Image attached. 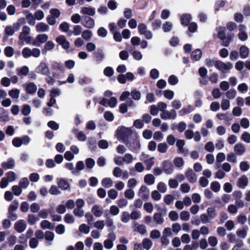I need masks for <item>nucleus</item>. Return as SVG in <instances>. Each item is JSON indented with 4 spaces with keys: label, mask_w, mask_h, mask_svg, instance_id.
Here are the masks:
<instances>
[{
    "label": "nucleus",
    "mask_w": 250,
    "mask_h": 250,
    "mask_svg": "<svg viewBox=\"0 0 250 250\" xmlns=\"http://www.w3.org/2000/svg\"><path fill=\"white\" fill-rule=\"evenodd\" d=\"M220 29L222 30L218 31L217 37L220 40L222 41V42L221 43L222 46L228 47L230 43L233 40L234 34L232 32H229L227 34L226 36L225 28L220 27Z\"/></svg>",
    "instance_id": "1"
},
{
    "label": "nucleus",
    "mask_w": 250,
    "mask_h": 250,
    "mask_svg": "<svg viewBox=\"0 0 250 250\" xmlns=\"http://www.w3.org/2000/svg\"><path fill=\"white\" fill-rule=\"evenodd\" d=\"M118 140L125 141L127 140L129 135L132 134V130L124 126H119L116 131Z\"/></svg>",
    "instance_id": "2"
},
{
    "label": "nucleus",
    "mask_w": 250,
    "mask_h": 250,
    "mask_svg": "<svg viewBox=\"0 0 250 250\" xmlns=\"http://www.w3.org/2000/svg\"><path fill=\"white\" fill-rule=\"evenodd\" d=\"M214 65L219 70L222 72H225L231 69L233 67L232 63L230 62H227L224 63L220 60H217L214 62Z\"/></svg>",
    "instance_id": "3"
},
{
    "label": "nucleus",
    "mask_w": 250,
    "mask_h": 250,
    "mask_svg": "<svg viewBox=\"0 0 250 250\" xmlns=\"http://www.w3.org/2000/svg\"><path fill=\"white\" fill-rule=\"evenodd\" d=\"M48 39V37L46 34H42L38 35L35 40L32 42V44L38 47L40 46L41 44L45 43Z\"/></svg>",
    "instance_id": "4"
},
{
    "label": "nucleus",
    "mask_w": 250,
    "mask_h": 250,
    "mask_svg": "<svg viewBox=\"0 0 250 250\" xmlns=\"http://www.w3.org/2000/svg\"><path fill=\"white\" fill-rule=\"evenodd\" d=\"M81 23L87 28H92L95 25L94 19L89 16H82Z\"/></svg>",
    "instance_id": "5"
},
{
    "label": "nucleus",
    "mask_w": 250,
    "mask_h": 250,
    "mask_svg": "<svg viewBox=\"0 0 250 250\" xmlns=\"http://www.w3.org/2000/svg\"><path fill=\"white\" fill-rule=\"evenodd\" d=\"M36 71L38 73L42 75L48 76L50 74L49 68L45 62H41L36 69Z\"/></svg>",
    "instance_id": "6"
},
{
    "label": "nucleus",
    "mask_w": 250,
    "mask_h": 250,
    "mask_svg": "<svg viewBox=\"0 0 250 250\" xmlns=\"http://www.w3.org/2000/svg\"><path fill=\"white\" fill-rule=\"evenodd\" d=\"M126 146L132 151L137 152L140 148L139 140L137 138L133 139L130 143H127Z\"/></svg>",
    "instance_id": "7"
},
{
    "label": "nucleus",
    "mask_w": 250,
    "mask_h": 250,
    "mask_svg": "<svg viewBox=\"0 0 250 250\" xmlns=\"http://www.w3.org/2000/svg\"><path fill=\"white\" fill-rule=\"evenodd\" d=\"M162 168L165 173L170 174L173 172V166L169 161L165 160L162 163Z\"/></svg>",
    "instance_id": "8"
},
{
    "label": "nucleus",
    "mask_w": 250,
    "mask_h": 250,
    "mask_svg": "<svg viewBox=\"0 0 250 250\" xmlns=\"http://www.w3.org/2000/svg\"><path fill=\"white\" fill-rule=\"evenodd\" d=\"M191 19L192 17L190 14H183L180 18L181 24L184 26H187L190 23Z\"/></svg>",
    "instance_id": "9"
},
{
    "label": "nucleus",
    "mask_w": 250,
    "mask_h": 250,
    "mask_svg": "<svg viewBox=\"0 0 250 250\" xmlns=\"http://www.w3.org/2000/svg\"><path fill=\"white\" fill-rule=\"evenodd\" d=\"M26 225L22 220H19L14 225L15 229L19 233L22 232L26 229Z\"/></svg>",
    "instance_id": "10"
},
{
    "label": "nucleus",
    "mask_w": 250,
    "mask_h": 250,
    "mask_svg": "<svg viewBox=\"0 0 250 250\" xmlns=\"http://www.w3.org/2000/svg\"><path fill=\"white\" fill-rule=\"evenodd\" d=\"M187 178L189 182L191 183H194L197 181V175L193 171L192 169H189L185 173Z\"/></svg>",
    "instance_id": "11"
},
{
    "label": "nucleus",
    "mask_w": 250,
    "mask_h": 250,
    "mask_svg": "<svg viewBox=\"0 0 250 250\" xmlns=\"http://www.w3.org/2000/svg\"><path fill=\"white\" fill-rule=\"evenodd\" d=\"M139 193L144 200H147L149 198V190L146 186L143 185L141 187L139 190Z\"/></svg>",
    "instance_id": "12"
},
{
    "label": "nucleus",
    "mask_w": 250,
    "mask_h": 250,
    "mask_svg": "<svg viewBox=\"0 0 250 250\" xmlns=\"http://www.w3.org/2000/svg\"><path fill=\"white\" fill-rule=\"evenodd\" d=\"M161 212L159 213H155L154 214L153 218L154 220L156 222V223L158 224H162L164 222V219L162 217V214L163 212H164V213L166 212V209L163 208L161 209Z\"/></svg>",
    "instance_id": "13"
},
{
    "label": "nucleus",
    "mask_w": 250,
    "mask_h": 250,
    "mask_svg": "<svg viewBox=\"0 0 250 250\" xmlns=\"http://www.w3.org/2000/svg\"><path fill=\"white\" fill-rule=\"evenodd\" d=\"M15 166V161L12 158H9L7 162H2L1 167L4 169H12Z\"/></svg>",
    "instance_id": "14"
},
{
    "label": "nucleus",
    "mask_w": 250,
    "mask_h": 250,
    "mask_svg": "<svg viewBox=\"0 0 250 250\" xmlns=\"http://www.w3.org/2000/svg\"><path fill=\"white\" fill-rule=\"evenodd\" d=\"M81 13L83 15L93 16L95 14V10L93 7H83L81 9Z\"/></svg>",
    "instance_id": "15"
},
{
    "label": "nucleus",
    "mask_w": 250,
    "mask_h": 250,
    "mask_svg": "<svg viewBox=\"0 0 250 250\" xmlns=\"http://www.w3.org/2000/svg\"><path fill=\"white\" fill-rule=\"evenodd\" d=\"M248 179L245 175H242L238 179L237 186L242 188H244L248 184Z\"/></svg>",
    "instance_id": "16"
},
{
    "label": "nucleus",
    "mask_w": 250,
    "mask_h": 250,
    "mask_svg": "<svg viewBox=\"0 0 250 250\" xmlns=\"http://www.w3.org/2000/svg\"><path fill=\"white\" fill-rule=\"evenodd\" d=\"M240 57L242 59L247 58L249 56V49L245 45H242L239 49Z\"/></svg>",
    "instance_id": "17"
},
{
    "label": "nucleus",
    "mask_w": 250,
    "mask_h": 250,
    "mask_svg": "<svg viewBox=\"0 0 250 250\" xmlns=\"http://www.w3.org/2000/svg\"><path fill=\"white\" fill-rule=\"evenodd\" d=\"M55 44L52 41H47L45 42L44 47L42 49V54H45L48 50H51L54 48Z\"/></svg>",
    "instance_id": "18"
},
{
    "label": "nucleus",
    "mask_w": 250,
    "mask_h": 250,
    "mask_svg": "<svg viewBox=\"0 0 250 250\" xmlns=\"http://www.w3.org/2000/svg\"><path fill=\"white\" fill-rule=\"evenodd\" d=\"M202 56V52L200 49H197L191 53L190 58L193 61H197Z\"/></svg>",
    "instance_id": "19"
},
{
    "label": "nucleus",
    "mask_w": 250,
    "mask_h": 250,
    "mask_svg": "<svg viewBox=\"0 0 250 250\" xmlns=\"http://www.w3.org/2000/svg\"><path fill=\"white\" fill-rule=\"evenodd\" d=\"M234 150L237 155H242L245 151L244 145L241 143L236 144L234 147Z\"/></svg>",
    "instance_id": "20"
},
{
    "label": "nucleus",
    "mask_w": 250,
    "mask_h": 250,
    "mask_svg": "<svg viewBox=\"0 0 250 250\" xmlns=\"http://www.w3.org/2000/svg\"><path fill=\"white\" fill-rule=\"evenodd\" d=\"M9 120L8 112L3 108H0V121L5 122Z\"/></svg>",
    "instance_id": "21"
},
{
    "label": "nucleus",
    "mask_w": 250,
    "mask_h": 250,
    "mask_svg": "<svg viewBox=\"0 0 250 250\" xmlns=\"http://www.w3.org/2000/svg\"><path fill=\"white\" fill-rule=\"evenodd\" d=\"M36 30L37 32H44L47 31L49 29V26L44 22H40L36 26Z\"/></svg>",
    "instance_id": "22"
},
{
    "label": "nucleus",
    "mask_w": 250,
    "mask_h": 250,
    "mask_svg": "<svg viewBox=\"0 0 250 250\" xmlns=\"http://www.w3.org/2000/svg\"><path fill=\"white\" fill-rule=\"evenodd\" d=\"M37 86L33 83H28L26 87V91L27 93L32 94L36 92Z\"/></svg>",
    "instance_id": "23"
},
{
    "label": "nucleus",
    "mask_w": 250,
    "mask_h": 250,
    "mask_svg": "<svg viewBox=\"0 0 250 250\" xmlns=\"http://www.w3.org/2000/svg\"><path fill=\"white\" fill-rule=\"evenodd\" d=\"M41 227L43 229H53L54 228V224H52L48 220H44L41 223Z\"/></svg>",
    "instance_id": "24"
},
{
    "label": "nucleus",
    "mask_w": 250,
    "mask_h": 250,
    "mask_svg": "<svg viewBox=\"0 0 250 250\" xmlns=\"http://www.w3.org/2000/svg\"><path fill=\"white\" fill-rule=\"evenodd\" d=\"M51 67L53 70H59L62 72L64 71V67L61 62H53L51 63Z\"/></svg>",
    "instance_id": "25"
},
{
    "label": "nucleus",
    "mask_w": 250,
    "mask_h": 250,
    "mask_svg": "<svg viewBox=\"0 0 250 250\" xmlns=\"http://www.w3.org/2000/svg\"><path fill=\"white\" fill-rule=\"evenodd\" d=\"M91 211L94 214V215L97 217L102 216L103 213V210L100 209L99 206L97 205H94L92 208Z\"/></svg>",
    "instance_id": "26"
},
{
    "label": "nucleus",
    "mask_w": 250,
    "mask_h": 250,
    "mask_svg": "<svg viewBox=\"0 0 250 250\" xmlns=\"http://www.w3.org/2000/svg\"><path fill=\"white\" fill-rule=\"evenodd\" d=\"M144 181L147 185H152L154 183L155 177L151 174H147L144 177Z\"/></svg>",
    "instance_id": "27"
},
{
    "label": "nucleus",
    "mask_w": 250,
    "mask_h": 250,
    "mask_svg": "<svg viewBox=\"0 0 250 250\" xmlns=\"http://www.w3.org/2000/svg\"><path fill=\"white\" fill-rule=\"evenodd\" d=\"M192 110V106L190 105H188L187 107H184L179 111L178 113L179 116H183L190 113Z\"/></svg>",
    "instance_id": "28"
},
{
    "label": "nucleus",
    "mask_w": 250,
    "mask_h": 250,
    "mask_svg": "<svg viewBox=\"0 0 250 250\" xmlns=\"http://www.w3.org/2000/svg\"><path fill=\"white\" fill-rule=\"evenodd\" d=\"M88 146L91 151H95L97 148L96 142L95 138L91 137L88 140Z\"/></svg>",
    "instance_id": "29"
},
{
    "label": "nucleus",
    "mask_w": 250,
    "mask_h": 250,
    "mask_svg": "<svg viewBox=\"0 0 250 250\" xmlns=\"http://www.w3.org/2000/svg\"><path fill=\"white\" fill-rule=\"evenodd\" d=\"M30 28L25 25L22 27V32L20 33L19 35V39L20 40H23L25 38V36L28 35L30 33Z\"/></svg>",
    "instance_id": "30"
},
{
    "label": "nucleus",
    "mask_w": 250,
    "mask_h": 250,
    "mask_svg": "<svg viewBox=\"0 0 250 250\" xmlns=\"http://www.w3.org/2000/svg\"><path fill=\"white\" fill-rule=\"evenodd\" d=\"M58 186L62 189L66 190L69 187V184L66 180L61 179L58 182Z\"/></svg>",
    "instance_id": "31"
},
{
    "label": "nucleus",
    "mask_w": 250,
    "mask_h": 250,
    "mask_svg": "<svg viewBox=\"0 0 250 250\" xmlns=\"http://www.w3.org/2000/svg\"><path fill=\"white\" fill-rule=\"evenodd\" d=\"M94 57L97 61H101L104 58V54L103 52V50L101 49H98L97 51L94 53Z\"/></svg>",
    "instance_id": "32"
},
{
    "label": "nucleus",
    "mask_w": 250,
    "mask_h": 250,
    "mask_svg": "<svg viewBox=\"0 0 250 250\" xmlns=\"http://www.w3.org/2000/svg\"><path fill=\"white\" fill-rule=\"evenodd\" d=\"M29 72V68L27 66H23L21 69H17V74L19 76H26Z\"/></svg>",
    "instance_id": "33"
},
{
    "label": "nucleus",
    "mask_w": 250,
    "mask_h": 250,
    "mask_svg": "<svg viewBox=\"0 0 250 250\" xmlns=\"http://www.w3.org/2000/svg\"><path fill=\"white\" fill-rule=\"evenodd\" d=\"M82 31V28L80 25H77L74 26L73 31H70L69 32V35L70 36L72 34H74L75 36L79 35Z\"/></svg>",
    "instance_id": "34"
},
{
    "label": "nucleus",
    "mask_w": 250,
    "mask_h": 250,
    "mask_svg": "<svg viewBox=\"0 0 250 250\" xmlns=\"http://www.w3.org/2000/svg\"><path fill=\"white\" fill-rule=\"evenodd\" d=\"M208 215L209 219L214 218L217 216L216 210L213 207H210L207 209Z\"/></svg>",
    "instance_id": "35"
},
{
    "label": "nucleus",
    "mask_w": 250,
    "mask_h": 250,
    "mask_svg": "<svg viewBox=\"0 0 250 250\" xmlns=\"http://www.w3.org/2000/svg\"><path fill=\"white\" fill-rule=\"evenodd\" d=\"M19 206V202L18 200H14L11 204L9 206L8 212H14L17 210Z\"/></svg>",
    "instance_id": "36"
},
{
    "label": "nucleus",
    "mask_w": 250,
    "mask_h": 250,
    "mask_svg": "<svg viewBox=\"0 0 250 250\" xmlns=\"http://www.w3.org/2000/svg\"><path fill=\"white\" fill-rule=\"evenodd\" d=\"M210 188L214 192H217L220 190V185L218 182H212L210 184Z\"/></svg>",
    "instance_id": "37"
},
{
    "label": "nucleus",
    "mask_w": 250,
    "mask_h": 250,
    "mask_svg": "<svg viewBox=\"0 0 250 250\" xmlns=\"http://www.w3.org/2000/svg\"><path fill=\"white\" fill-rule=\"evenodd\" d=\"M20 90L18 89H13L9 91V95L13 99H18L20 95Z\"/></svg>",
    "instance_id": "38"
},
{
    "label": "nucleus",
    "mask_w": 250,
    "mask_h": 250,
    "mask_svg": "<svg viewBox=\"0 0 250 250\" xmlns=\"http://www.w3.org/2000/svg\"><path fill=\"white\" fill-rule=\"evenodd\" d=\"M152 245L151 241L148 238H145L143 241V246L144 249L148 250L150 249Z\"/></svg>",
    "instance_id": "39"
},
{
    "label": "nucleus",
    "mask_w": 250,
    "mask_h": 250,
    "mask_svg": "<svg viewBox=\"0 0 250 250\" xmlns=\"http://www.w3.org/2000/svg\"><path fill=\"white\" fill-rule=\"evenodd\" d=\"M172 28V24L169 21H166L162 26V28L165 32H169Z\"/></svg>",
    "instance_id": "40"
},
{
    "label": "nucleus",
    "mask_w": 250,
    "mask_h": 250,
    "mask_svg": "<svg viewBox=\"0 0 250 250\" xmlns=\"http://www.w3.org/2000/svg\"><path fill=\"white\" fill-rule=\"evenodd\" d=\"M102 184L104 188H109L112 185V181L110 178H104L102 181Z\"/></svg>",
    "instance_id": "41"
},
{
    "label": "nucleus",
    "mask_w": 250,
    "mask_h": 250,
    "mask_svg": "<svg viewBox=\"0 0 250 250\" xmlns=\"http://www.w3.org/2000/svg\"><path fill=\"white\" fill-rule=\"evenodd\" d=\"M130 94L132 99L134 100L138 101L141 98V95L140 92L136 89L132 90Z\"/></svg>",
    "instance_id": "42"
},
{
    "label": "nucleus",
    "mask_w": 250,
    "mask_h": 250,
    "mask_svg": "<svg viewBox=\"0 0 250 250\" xmlns=\"http://www.w3.org/2000/svg\"><path fill=\"white\" fill-rule=\"evenodd\" d=\"M5 55L7 57H11L14 54V49L11 46H7L4 50Z\"/></svg>",
    "instance_id": "43"
},
{
    "label": "nucleus",
    "mask_w": 250,
    "mask_h": 250,
    "mask_svg": "<svg viewBox=\"0 0 250 250\" xmlns=\"http://www.w3.org/2000/svg\"><path fill=\"white\" fill-rule=\"evenodd\" d=\"M188 26V30L189 32L194 33L197 31L198 26L196 22H190Z\"/></svg>",
    "instance_id": "44"
},
{
    "label": "nucleus",
    "mask_w": 250,
    "mask_h": 250,
    "mask_svg": "<svg viewBox=\"0 0 250 250\" xmlns=\"http://www.w3.org/2000/svg\"><path fill=\"white\" fill-rule=\"evenodd\" d=\"M82 37L86 41H89L92 36V32L89 30H85L82 34Z\"/></svg>",
    "instance_id": "45"
},
{
    "label": "nucleus",
    "mask_w": 250,
    "mask_h": 250,
    "mask_svg": "<svg viewBox=\"0 0 250 250\" xmlns=\"http://www.w3.org/2000/svg\"><path fill=\"white\" fill-rule=\"evenodd\" d=\"M167 146L166 143H161L158 146V151L160 153H165L167 149Z\"/></svg>",
    "instance_id": "46"
},
{
    "label": "nucleus",
    "mask_w": 250,
    "mask_h": 250,
    "mask_svg": "<svg viewBox=\"0 0 250 250\" xmlns=\"http://www.w3.org/2000/svg\"><path fill=\"white\" fill-rule=\"evenodd\" d=\"M168 82L170 85H175L178 83V79L176 76L171 75L168 77Z\"/></svg>",
    "instance_id": "47"
},
{
    "label": "nucleus",
    "mask_w": 250,
    "mask_h": 250,
    "mask_svg": "<svg viewBox=\"0 0 250 250\" xmlns=\"http://www.w3.org/2000/svg\"><path fill=\"white\" fill-rule=\"evenodd\" d=\"M161 21L159 19L155 20L151 24L152 28L153 31L158 29L161 25Z\"/></svg>",
    "instance_id": "48"
},
{
    "label": "nucleus",
    "mask_w": 250,
    "mask_h": 250,
    "mask_svg": "<svg viewBox=\"0 0 250 250\" xmlns=\"http://www.w3.org/2000/svg\"><path fill=\"white\" fill-rule=\"evenodd\" d=\"M6 179L10 182H13L16 179V174L14 172L10 171L6 173Z\"/></svg>",
    "instance_id": "49"
},
{
    "label": "nucleus",
    "mask_w": 250,
    "mask_h": 250,
    "mask_svg": "<svg viewBox=\"0 0 250 250\" xmlns=\"http://www.w3.org/2000/svg\"><path fill=\"white\" fill-rule=\"evenodd\" d=\"M12 190L16 196H19L22 192V189L20 186L14 185L12 187Z\"/></svg>",
    "instance_id": "50"
},
{
    "label": "nucleus",
    "mask_w": 250,
    "mask_h": 250,
    "mask_svg": "<svg viewBox=\"0 0 250 250\" xmlns=\"http://www.w3.org/2000/svg\"><path fill=\"white\" fill-rule=\"evenodd\" d=\"M29 184V182L26 177L22 178L19 182V186L21 188H25L27 187Z\"/></svg>",
    "instance_id": "51"
},
{
    "label": "nucleus",
    "mask_w": 250,
    "mask_h": 250,
    "mask_svg": "<svg viewBox=\"0 0 250 250\" xmlns=\"http://www.w3.org/2000/svg\"><path fill=\"white\" fill-rule=\"evenodd\" d=\"M47 125L51 129L54 130H58L59 127V124L54 121H49L47 123Z\"/></svg>",
    "instance_id": "52"
},
{
    "label": "nucleus",
    "mask_w": 250,
    "mask_h": 250,
    "mask_svg": "<svg viewBox=\"0 0 250 250\" xmlns=\"http://www.w3.org/2000/svg\"><path fill=\"white\" fill-rule=\"evenodd\" d=\"M113 69L109 66L106 67L104 70V74L107 77H111L113 75Z\"/></svg>",
    "instance_id": "53"
},
{
    "label": "nucleus",
    "mask_w": 250,
    "mask_h": 250,
    "mask_svg": "<svg viewBox=\"0 0 250 250\" xmlns=\"http://www.w3.org/2000/svg\"><path fill=\"white\" fill-rule=\"evenodd\" d=\"M28 23L30 25H34L35 24V18L31 13H29L26 16Z\"/></svg>",
    "instance_id": "54"
},
{
    "label": "nucleus",
    "mask_w": 250,
    "mask_h": 250,
    "mask_svg": "<svg viewBox=\"0 0 250 250\" xmlns=\"http://www.w3.org/2000/svg\"><path fill=\"white\" fill-rule=\"evenodd\" d=\"M97 34L99 36L104 38L106 36L107 31L104 27H101L98 29Z\"/></svg>",
    "instance_id": "55"
},
{
    "label": "nucleus",
    "mask_w": 250,
    "mask_h": 250,
    "mask_svg": "<svg viewBox=\"0 0 250 250\" xmlns=\"http://www.w3.org/2000/svg\"><path fill=\"white\" fill-rule=\"evenodd\" d=\"M165 97L168 100H171L174 96V92L170 90H166L164 91Z\"/></svg>",
    "instance_id": "56"
},
{
    "label": "nucleus",
    "mask_w": 250,
    "mask_h": 250,
    "mask_svg": "<svg viewBox=\"0 0 250 250\" xmlns=\"http://www.w3.org/2000/svg\"><path fill=\"white\" fill-rule=\"evenodd\" d=\"M31 112L30 106L28 104H24L21 109V113L24 116L28 115Z\"/></svg>",
    "instance_id": "57"
},
{
    "label": "nucleus",
    "mask_w": 250,
    "mask_h": 250,
    "mask_svg": "<svg viewBox=\"0 0 250 250\" xmlns=\"http://www.w3.org/2000/svg\"><path fill=\"white\" fill-rule=\"evenodd\" d=\"M69 28V24L66 22H63L60 24L59 28L63 32H66L68 31Z\"/></svg>",
    "instance_id": "58"
},
{
    "label": "nucleus",
    "mask_w": 250,
    "mask_h": 250,
    "mask_svg": "<svg viewBox=\"0 0 250 250\" xmlns=\"http://www.w3.org/2000/svg\"><path fill=\"white\" fill-rule=\"evenodd\" d=\"M173 162L175 166L178 167H180L184 165V161L181 157H177L175 158Z\"/></svg>",
    "instance_id": "59"
},
{
    "label": "nucleus",
    "mask_w": 250,
    "mask_h": 250,
    "mask_svg": "<svg viewBox=\"0 0 250 250\" xmlns=\"http://www.w3.org/2000/svg\"><path fill=\"white\" fill-rule=\"evenodd\" d=\"M104 119L109 122L113 121L114 117L113 114L110 111H106L104 113Z\"/></svg>",
    "instance_id": "60"
},
{
    "label": "nucleus",
    "mask_w": 250,
    "mask_h": 250,
    "mask_svg": "<svg viewBox=\"0 0 250 250\" xmlns=\"http://www.w3.org/2000/svg\"><path fill=\"white\" fill-rule=\"evenodd\" d=\"M64 221L66 223L71 224L74 222V219L71 214L67 213L64 217Z\"/></svg>",
    "instance_id": "61"
},
{
    "label": "nucleus",
    "mask_w": 250,
    "mask_h": 250,
    "mask_svg": "<svg viewBox=\"0 0 250 250\" xmlns=\"http://www.w3.org/2000/svg\"><path fill=\"white\" fill-rule=\"evenodd\" d=\"M95 161L91 158H89L86 159L85 160V165L87 168H92L95 165Z\"/></svg>",
    "instance_id": "62"
},
{
    "label": "nucleus",
    "mask_w": 250,
    "mask_h": 250,
    "mask_svg": "<svg viewBox=\"0 0 250 250\" xmlns=\"http://www.w3.org/2000/svg\"><path fill=\"white\" fill-rule=\"evenodd\" d=\"M79 230L81 232H84L85 234H87L89 232L90 228L85 224H83L80 226Z\"/></svg>",
    "instance_id": "63"
},
{
    "label": "nucleus",
    "mask_w": 250,
    "mask_h": 250,
    "mask_svg": "<svg viewBox=\"0 0 250 250\" xmlns=\"http://www.w3.org/2000/svg\"><path fill=\"white\" fill-rule=\"evenodd\" d=\"M189 216V213L188 211H183L180 213V218L184 221H188Z\"/></svg>",
    "instance_id": "64"
}]
</instances>
